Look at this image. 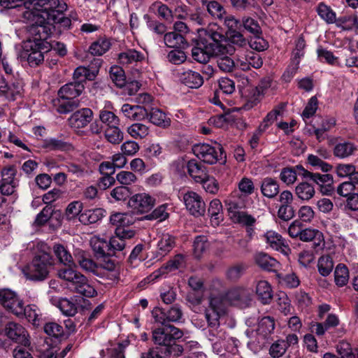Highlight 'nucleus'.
I'll return each mask as SVG.
<instances>
[{"instance_id":"obj_35","label":"nucleus","mask_w":358,"mask_h":358,"mask_svg":"<svg viewBox=\"0 0 358 358\" xmlns=\"http://www.w3.org/2000/svg\"><path fill=\"white\" fill-rule=\"evenodd\" d=\"M164 43L167 47L173 48H184L187 43L182 34L176 31L166 33L164 37Z\"/></svg>"},{"instance_id":"obj_13","label":"nucleus","mask_w":358,"mask_h":358,"mask_svg":"<svg viewBox=\"0 0 358 358\" xmlns=\"http://www.w3.org/2000/svg\"><path fill=\"white\" fill-rule=\"evenodd\" d=\"M152 315L156 322L165 324L166 322H180L183 313L180 306L175 304L166 311L162 308H155L152 310Z\"/></svg>"},{"instance_id":"obj_64","label":"nucleus","mask_w":358,"mask_h":358,"mask_svg":"<svg viewBox=\"0 0 358 358\" xmlns=\"http://www.w3.org/2000/svg\"><path fill=\"white\" fill-rule=\"evenodd\" d=\"M287 348V343L285 341H278L273 343L269 349V353L271 357L278 358L282 356Z\"/></svg>"},{"instance_id":"obj_25","label":"nucleus","mask_w":358,"mask_h":358,"mask_svg":"<svg viewBox=\"0 0 358 358\" xmlns=\"http://www.w3.org/2000/svg\"><path fill=\"white\" fill-rule=\"evenodd\" d=\"M357 150V146L353 143L341 141L335 145L333 152L335 157L345 159L353 155Z\"/></svg>"},{"instance_id":"obj_39","label":"nucleus","mask_w":358,"mask_h":358,"mask_svg":"<svg viewBox=\"0 0 358 358\" xmlns=\"http://www.w3.org/2000/svg\"><path fill=\"white\" fill-rule=\"evenodd\" d=\"M148 116L150 121L159 127L166 128L171 124V119L159 109L152 108Z\"/></svg>"},{"instance_id":"obj_14","label":"nucleus","mask_w":358,"mask_h":358,"mask_svg":"<svg viewBox=\"0 0 358 358\" xmlns=\"http://www.w3.org/2000/svg\"><path fill=\"white\" fill-rule=\"evenodd\" d=\"M187 210L194 217L203 216L206 212V203L202 197L196 192L190 191L183 196Z\"/></svg>"},{"instance_id":"obj_6","label":"nucleus","mask_w":358,"mask_h":358,"mask_svg":"<svg viewBox=\"0 0 358 358\" xmlns=\"http://www.w3.org/2000/svg\"><path fill=\"white\" fill-rule=\"evenodd\" d=\"M163 325V327L157 328L152 331V339L155 344L165 347L182 337L183 332L178 328L166 324Z\"/></svg>"},{"instance_id":"obj_34","label":"nucleus","mask_w":358,"mask_h":358,"mask_svg":"<svg viewBox=\"0 0 358 358\" xmlns=\"http://www.w3.org/2000/svg\"><path fill=\"white\" fill-rule=\"evenodd\" d=\"M256 293L263 304H268L273 297V292L270 284L266 280H259L256 286Z\"/></svg>"},{"instance_id":"obj_50","label":"nucleus","mask_w":358,"mask_h":358,"mask_svg":"<svg viewBox=\"0 0 358 358\" xmlns=\"http://www.w3.org/2000/svg\"><path fill=\"white\" fill-rule=\"evenodd\" d=\"M127 132L134 138H143L149 134V128L141 123L131 124L127 129Z\"/></svg>"},{"instance_id":"obj_23","label":"nucleus","mask_w":358,"mask_h":358,"mask_svg":"<svg viewBox=\"0 0 358 358\" xmlns=\"http://www.w3.org/2000/svg\"><path fill=\"white\" fill-rule=\"evenodd\" d=\"M85 87L83 83L73 82L64 85L58 92L59 98L62 99H72L80 96Z\"/></svg>"},{"instance_id":"obj_42","label":"nucleus","mask_w":358,"mask_h":358,"mask_svg":"<svg viewBox=\"0 0 358 358\" xmlns=\"http://www.w3.org/2000/svg\"><path fill=\"white\" fill-rule=\"evenodd\" d=\"M97 73V70L90 71L85 66H78L76 69L73 73L74 81L79 83H83L85 80H92L95 78Z\"/></svg>"},{"instance_id":"obj_53","label":"nucleus","mask_w":358,"mask_h":358,"mask_svg":"<svg viewBox=\"0 0 358 358\" xmlns=\"http://www.w3.org/2000/svg\"><path fill=\"white\" fill-rule=\"evenodd\" d=\"M110 77L113 83L120 88L126 85V78L124 71L120 67H113L110 71Z\"/></svg>"},{"instance_id":"obj_26","label":"nucleus","mask_w":358,"mask_h":358,"mask_svg":"<svg viewBox=\"0 0 358 358\" xmlns=\"http://www.w3.org/2000/svg\"><path fill=\"white\" fill-rule=\"evenodd\" d=\"M18 317H25L34 326H39L42 321V314L40 309L34 304L22 306V313Z\"/></svg>"},{"instance_id":"obj_45","label":"nucleus","mask_w":358,"mask_h":358,"mask_svg":"<svg viewBox=\"0 0 358 358\" xmlns=\"http://www.w3.org/2000/svg\"><path fill=\"white\" fill-rule=\"evenodd\" d=\"M319 273L322 276L329 275L334 268L333 259L330 255H323L320 257L317 262Z\"/></svg>"},{"instance_id":"obj_28","label":"nucleus","mask_w":358,"mask_h":358,"mask_svg":"<svg viewBox=\"0 0 358 358\" xmlns=\"http://www.w3.org/2000/svg\"><path fill=\"white\" fill-rule=\"evenodd\" d=\"M294 193L300 200L308 201L314 197L315 189L313 185L303 181L297 184L294 189Z\"/></svg>"},{"instance_id":"obj_27","label":"nucleus","mask_w":358,"mask_h":358,"mask_svg":"<svg viewBox=\"0 0 358 358\" xmlns=\"http://www.w3.org/2000/svg\"><path fill=\"white\" fill-rule=\"evenodd\" d=\"M90 245L95 256L98 258L110 255L108 243L103 238L97 236L92 237L90 239Z\"/></svg>"},{"instance_id":"obj_16","label":"nucleus","mask_w":358,"mask_h":358,"mask_svg":"<svg viewBox=\"0 0 358 358\" xmlns=\"http://www.w3.org/2000/svg\"><path fill=\"white\" fill-rule=\"evenodd\" d=\"M93 120V112L90 108H83L74 112L69 118V124L77 132L86 127Z\"/></svg>"},{"instance_id":"obj_32","label":"nucleus","mask_w":358,"mask_h":358,"mask_svg":"<svg viewBox=\"0 0 358 358\" xmlns=\"http://www.w3.org/2000/svg\"><path fill=\"white\" fill-rule=\"evenodd\" d=\"M144 59V55L134 49L127 50L120 53L118 56L119 62L122 65L134 64Z\"/></svg>"},{"instance_id":"obj_62","label":"nucleus","mask_w":358,"mask_h":358,"mask_svg":"<svg viewBox=\"0 0 358 358\" xmlns=\"http://www.w3.org/2000/svg\"><path fill=\"white\" fill-rule=\"evenodd\" d=\"M59 308L63 314L66 316H73L77 313L76 305L67 299L59 301Z\"/></svg>"},{"instance_id":"obj_54","label":"nucleus","mask_w":358,"mask_h":358,"mask_svg":"<svg viewBox=\"0 0 358 358\" xmlns=\"http://www.w3.org/2000/svg\"><path fill=\"white\" fill-rule=\"evenodd\" d=\"M159 351L160 354L164 355L162 358H169L171 356H180L183 351V348L180 345L170 343L165 347H160Z\"/></svg>"},{"instance_id":"obj_37","label":"nucleus","mask_w":358,"mask_h":358,"mask_svg":"<svg viewBox=\"0 0 358 358\" xmlns=\"http://www.w3.org/2000/svg\"><path fill=\"white\" fill-rule=\"evenodd\" d=\"M298 167H303L297 165L293 167L283 168L280 173V180L287 185H293L297 180V175L301 176V171Z\"/></svg>"},{"instance_id":"obj_30","label":"nucleus","mask_w":358,"mask_h":358,"mask_svg":"<svg viewBox=\"0 0 358 358\" xmlns=\"http://www.w3.org/2000/svg\"><path fill=\"white\" fill-rule=\"evenodd\" d=\"M110 223L117 228L125 227L135 222V217L131 213H115L110 217Z\"/></svg>"},{"instance_id":"obj_58","label":"nucleus","mask_w":358,"mask_h":358,"mask_svg":"<svg viewBox=\"0 0 358 358\" xmlns=\"http://www.w3.org/2000/svg\"><path fill=\"white\" fill-rule=\"evenodd\" d=\"M108 245L110 255H112L115 251H123L127 248V241L115 234L110 238Z\"/></svg>"},{"instance_id":"obj_40","label":"nucleus","mask_w":358,"mask_h":358,"mask_svg":"<svg viewBox=\"0 0 358 358\" xmlns=\"http://www.w3.org/2000/svg\"><path fill=\"white\" fill-rule=\"evenodd\" d=\"M261 191L264 196L268 198H273L279 192V185L274 179L266 178L262 181Z\"/></svg>"},{"instance_id":"obj_21","label":"nucleus","mask_w":358,"mask_h":358,"mask_svg":"<svg viewBox=\"0 0 358 358\" xmlns=\"http://www.w3.org/2000/svg\"><path fill=\"white\" fill-rule=\"evenodd\" d=\"M124 116L130 120L139 121L148 117V112L143 106L124 103L121 108Z\"/></svg>"},{"instance_id":"obj_22","label":"nucleus","mask_w":358,"mask_h":358,"mask_svg":"<svg viewBox=\"0 0 358 358\" xmlns=\"http://www.w3.org/2000/svg\"><path fill=\"white\" fill-rule=\"evenodd\" d=\"M179 79L182 83L189 88L197 89L203 83L201 75L192 70H187L179 74Z\"/></svg>"},{"instance_id":"obj_19","label":"nucleus","mask_w":358,"mask_h":358,"mask_svg":"<svg viewBox=\"0 0 358 358\" xmlns=\"http://www.w3.org/2000/svg\"><path fill=\"white\" fill-rule=\"evenodd\" d=\"M299 239L306 242L312 241L316 251L322 250L325 245L323 234L314 229H303Z\"/></svg>"},{"instance_id":"obj_59","label":"nucleus","mask_w":358,"mask_h":358,"mask_svg":"<svg viewBox=\"0 0 358 358\" xmlns=\"http://www.w3.org/2000/svg\"><path fill=\"white\" fill-rule=\"evenodd\" d=\"M131 194V192L127 187L118 186L115 187L110 191V196L115 201H124L128 199Z\"/></svg>"},{"instance_id":"obj_51","label":"nucleus","mask_w":358,"mask_h":358,"mask_svg":"<svg viewBox=\"0 0 358 358\" xmlns=\"http://www.w3.org/2000/svg\"><path fill=\"white\" fill-rule=\"evenodd\" d=\"M99 116L101 122L106 124L108 127L120 125L119 117L111 111L102 109L99 111Z\"/></svg>"},{"instance_id":"obj_60","label":"nucleus","mask_w":358,"mask_h":358,"mask_svg":"<svg viewBox=\"0 0 358 358\" xmlns=\"http://www.w3.org/2000/svg\"><path fill=\"white\" fill-rule=\"evenodd\" d=\"M336 173L341 178L349 177L352 180L356 166L352 164H340L336 166Z\"/></svg>"},{"instance_id":"obj_46","label":"nucleus","mask_w":358,"mask_h":358,"mask_svg":"<svg viewBox=\"0 0 358 358\" xmlns=\"http://www.w3.org/2000/svg\"><path fill=\"white\" fill-rule=\"evenodd\" d=\"M335 282L339 287L345 285L349 280V271L347 266L339 264L334 271Z\"/></svg>"},{"instance_id":"obj_5","label":"nucleus","mask_w":358,"mask_h":358,"mask_svg":"<svg viewBox=\"0 0 358 358\" xmlns=\"http://www.w3.org/2000/svg\"><path fill=\"white\" fill-rule=\"evenodd\" d=\"M192 150L199 159L209 164H213L223 158L222 148L219 144L215 146L208 143L196 144L194 145Z\"/></svg>"},{"instance_id":"obj_2","label":"nucleus","mask_w":358,"mask_h":358,"mask_svg":"<svg viewBox=\"0 0 358 358\" xmlns=\"http://www.w3.org/2000/svg\"><path fill=\"white\" fill-rule=\"evenodd\" d=\"M28 1H26L25 8L28 10L25 13L26 17L31 19L34 21L29 31L33 36L31 41H37L38 43H48L46 40L50 36L55 27L50 22L51 13L50 11L58 12L56 9H37L36 8H29Z\"/></svg>"},{"instance_id":"obj_36","label":"nucleus","mask_w":358,"mask_h":358,"mask_svg":"<svg viewBox=\"0 0 358 358\" xmlns=\"http://www.w3.org/2000/svg\"><path fill=\"white\" fill-rule=\"evenodd\" d=\"M187 169L189 176L193 178L196 182H200L206 178V172L203 166L196 160H189L187 163Z\"/></svg>"},{"instance_id":"obj_7","label":"nucleus","mask_w":358,"mask_h":358,"mask_svg":"<svg viewBox=\"0 0 358 358\" xmlns=\"http://www.w3.org/2000/svg\"><path fill=\"white\" fill-rule=\"evenodd\" d=\"M49 43H38L29 40L24 45V57H27L30 66H36L43 59V52L50 49Z\"/></svg>"},{"instance_id":"obj_9","label":"nucleus","mask_w":358,"mask_h":358,"mask_svg":"<svg viewBox=\"0 0 358 358\" xmlns=\"http://www.w3.org/2000/svg\"><path fill=\"white\" fill-rule=\"evenodd\" d=\"M22 82L13 78H0V96H3L8 100H15L22 96Z\"/></svg>"},{"instance_id":"obj_8","label":"nucleus","mask_w":358,"mask_h":358,"mask_svg":"<svg viewBox=\"0 0 358 358\" xmlns=\"http://www.w3.org/2000/svg\"><path fill=\"white\" fill-rule=\"evenodd\" d=\"M0 304L16 316L22 313L23 300L10 289H0Z\"/></svg>"},{"instance_id":"obj_20","label":"nucleus","mask_w":358,"mask_h":358,"mask_svg":"<svg viewBox=\"0 0 358 358\" xmlns=\"http://www.w3.org/2000/svg\"><path fill=\"white\" fill-rule=\"evenodd\" d=\"M29 8L37 9H56L59 13L67 10V4L64 0H29Z\"/></svg>"},{"instance_id":"obj_10","label":"nucleus","mask_w":358,"mask_h":358,"mask_svg":"<svg viewBox=\"0 0 358 358\" xmlns=\"http://www.w3.org/2000/svg\"><path fill=\"white\" fill-rule=\"evenodd\" d=\"M301 171V176L310 179L319 186L320 191L324 195H330L334 191L332 187L333 177L331 175L312 173L306 170L303 167H298Z\"/></svg>"},{"instance_id":"obj_52","label":"nucleus","mask_w":358,"mask_h":358,"mask_svg":"<svg viewBox=\"0 0 358 358\" xmlns=\"http://www.w3.org/2000/svg\"><path fill=\"white\" fill-rule=\"evenodd\" d=\"M79 106V101L75 99H58L57 111L59 113H67L73 111Z\"/></svg>"},{"instance_id":"obj_41","label":"nucleus","mask_w":358,"mask_h":358,"mask_svg":"<svg viewBox=\"0 0 358 358\" xmlns=\"http://www.w3.org/2000/svg\"><path fill=\"white\" fill-rule=\"evenodd\" d=\"M110 46L111 43L108 39L100 38L91 44L89 52L92 55L101 56L106 52Z\"/></svg>"},{"instance_id":"obj_57","label":"nucleus","mask_w":358,"mask_h":358,"mask_svg":"<svg viewBox=\"0 0 358 358\" xmlns=\"http://www.w3.org/2000/svg\"><path fill=\"white\" fill-rule=\"evenodd\" d=\"M106 138L113 144H119L123 140V133L119 128V126L108 127L106 131Z\"/></svg>"},{"instance_id":"obj_43","label":"nucleus","mask_w":358,"mask_h":358,"mask_svg":"<svg viewBox=\"0 0 358 358\" xmlns=\"http://www.w3.org/2000/svg\"><path fill=\"white\" fill-rule=\"evenodd\" d=\"M53 252L58 260L64 264L71 266L73 264V259L70 252L62 244H55L53 246Z\"/></svg>"},{"instance_id":"obj_56","label":"nucleus","mask_w":358,"mask_h":358,"mask_svg":"<svg viewBox=\"0 0 358 358\" xmlns=\"http://www.w3.org/2000/svg\"><path fill=\"white\" fill-rule=\"evenodd\" d=\"M274 329V320L271 317H263L259 323L258 331L264 336L271 334Z\"/></svg>"},{"instance_id":"obj_11","label":"nucleus","mask_w":358,"mask_h":358,"mask_svg":"<svg viewBox=\"0 0 358 358\" xmlns=\"http://www.w3.org/2000/svg\"><path fill=\"white\" fill-rule=\"evenodd\" d=\"M225 313V305L220 296L210 297L209 307L206 310V318L209 327H218L220 317Z\"/></svg>"},{"instance_id":"obj_18","label":"nucleus","mask_w":358,"mask_h":358,"mask_svg":"<svg viewBox=\"0 0 358 358\" xmlns=\"http://www.w3.org/2000/svg\"><path fill=\"white\" fill-rule=\"evenodd\" d=\"M206 336L211 344L212 349L217 354L222 352L226 343V333L218 327H210Z\"/></svg>"},{"instance_id":"obj_47","label":"nucleus","mask_w":358,"mask_h":358,"mask_svg":"<svg viewBox=\"0 0 358 358\" xmlns=\"http://www.w3.org/2000/svg\"><path fill=\"white\" fill-rule=\"evenodd\" d=\"M319 16L328 24L336 22V13L333 10L324 3H320L317 7Z\"/></svg>"},{"instance_id":"obj_38","label":"nucleus","mask_w":358,"mask_h":358,"mask_svg":"<svg viewBox=\"0 0 358 358\" xmlns=\"http://www.w3.org/2000/svg\"><path fill=\"white\" fill-rule=\"evenodd\" d=\"M74 256L76 261L83 270L87 272H94L96 271V263L90 259L84 251L76 250Z\"/></svg>"},{"instance_id":"obj_4","label":"nucleus","mask_w":358,"mask_h":358,"mask_svg":"<svg viewBox=\"0 0 358 358\" xmlns=\"http://www.w3.org/2000/svg\"><path fill=\"white\" fill-rule=\"evenodd\" d=\"M58 276L68 282L69 289L76 293L86 297H93L97 294L94 287L89 283L87 278L73 269L71 266L59 269Z\"/></svg>"},{"instance_id":"obj_49","label":"nucleus","mask_w":358,"mask_h":358,"mask_svg":"<svg viewBox=\"0 0 358 358\" xmlns=\"http://www.w3.org/2000/svg\"><path fill=\"white\" fill-rule=\"evenodd\" d=\"M43 147L51 150H71L73 147L71 144L56 138H50L44 142Z\"/></svg>"},{"instance_id":"obj_31","label":"nucleus","mask_w":358,"mask_h":358,"mask_svg":"<svg viewBox=\"0 0 358 358\" xmlns=\"http://www.w3.org/2000/svg\"><path fill=\"white\" fill-rule=\"evenodd\" d=\"M105 213L103 208L88 210L79 215V221L83 224L96 223L105 216Z\"/></svg>"},{"instance_id":"obj_1","label":"nucleus","mask_w":358,"mask_h":358,"mask_svg":"<svg viewBox=\"0 0 358 358\" xmlns=\"http://www.w3.org/2000/svg\"><path fill=\"white\" fill-rule=\"evenodd\" d=\"M199 38L192 49V58L202 64H206L213 56H217V64L220 70L231 72L236 66L235 62L227 55H232L235 48L226 40L218 27L198 29Z\"/></svg>"},{"instance_id":"obj_24","label":"nucleus","mask_w":358,"mask_h":358,"mask_svg":"<svg viewBox=\"0 0 358 358\" xmlns=\"http://www.w3.org/2000/svg\"><path fill=\"white\" fill-rule=\"evenodd\" d=\"M264 238L271 248L287 254L289 248L280 234L273 231H268L264 235Z\"/></svg>"},{"instance_id":"obj_3","label":"nucleus","mask_w":358,"mask_h":358,"mask_svg":"<svg viewBox=\"0 0 358 358\" xmlns=\"http://www.w3.org/2000/svg\"><path fill=\"white\" fill-rule=\"evenodd\" d=\"M38 252L31 263L22 269L24 275L30 280L43 281L48 277L53 266V259L48 245L43 243L37 245Z\"/></svg>"},{"instance_id":"obj_63","label":"nucleus","mask_w":358,"mask_h":358,"mask_svg":"<svg viewBox=\"0 0 358 358\" xmlns=\"http://www.w3.org/2000/svg\"><path fill=\"white\" fill-rule=\"evenodd\" d=\"M308 162L311 166L320 169L324 172H328L332 168L331 165L324 162L322 159L317 155H309Z\"/></svg>"},{"instance_id":"obj_29","label":"nucleus","mask_w":358,"mask_h":358,"mask_svg":"<svg viewBox=\"0 0 358 358\" xmlns=\"http://www.w3.org/2000/svg\"><path fill=\"white\" fill-rule=\"evenodd\" d=\"M176 245L175 236L168 234H162L157 244V252L159 255H166Z\"/></svg>"},{"instance_id":"obj_33","label":"nucleus","mask_w":358,"mask_h":358,"mask_svg":"<svg viewBox=\"0 0 358 358\" xmlns=\"http://www.w3.org/2000/svg\"><path fill=\"white\" fill-rule=\"evenodd\" d=\"M255 260L256 264L264 270L275 271L279 267V262L266 253L257 254Z\"/></svg>"},{"instance_id":"obj_61","label":"nucleus","mask_w":358,"mask_h":358,"mask_svg":"<svg viewBox=\"0 0 358 358\" xmlns=\"http://www.w3.org/2000/svg\"><path fill=\"white\" fill-rule=\"evenodd\" d=\"M117 180L122 185V186L131 185L137 180V178L134 173L131 171H122L116 175Z\"/></svg>"},{"instance_id":"obj_17","label":"nucleus","mask_w":358,"mask_h":358,"mask_svg":"<svg viewBox=\"0 0 358 358\" xmlns=\"http://www.w3.org/2000/svg\"><path fill=\"white\" fill-rule=\"evenodd\" d=\"M16 170L13 166L3 169L1 171V182L0 191L3 195H11L15 193L18 186V181L15 178Z\"/></svg>"},{"instance_id":"obj_12","label":"nucleus","mask_w":358,"mask_h":358,"mask_svg":"<svg viewBox=\"0 0 358 358\" xmlns=\"http://www.w3.org/2000/svg\"><path fill=\"white\" fill-rule=\"evenodd\" d=\"M155 204V199L147 193H138L131 197L127 205L139 214L149 212Z\"/></svg>"},{"instance_id":"obj_44","label":"nucleus","mask_w":358,"mask_h":358,"mask_svg":"<svg viewBox=\"0 0 358 358\" xmlns=\"http://www.w3.org/2000/svg\"><path fill=\"white\" fill-rule=\"evenodd\" d=\"M150 10L166 21H171L172 20L173 15L171 9L160 1L153 3L150 6Z\"/></svg>"},{"instance_id":"obj_48","label":"nucleus","mask_w":358,"mask_h":358,"mask_svg":"<svg viewBox=\"0 0 358 358\" xmlns=\"http://www.w3.org/2000/svg\"><path fill=\"white\" fill-rule=\"evenodd\" d=\"M227 298L232 302L241 301L245 303L250 300V292L243 288H236L228 292Z\"/></svg>"},{"instance_id":"obj_55","label":"nucleus","mask_w":358,"mask_h":358,"mask_svg":"<svg viewBox=\"0 0 358 358\" xmlns=\"http://www.w3.org/2000/svg\"><path fill=\"white\" fill-rule=\"evenodd\" d=\"M169 215L167 205L162 204L156 208L151 213L145 215V219L148 220H158L162 222L167 219Z\"/></svg>"},{"instance_id":"obj_15","label":"nucleus","mask_w":358,"mask_h":358,"mask_svg":"<svg viewBox=\"0 0 358 358\" xmlns=\"http://www.w3.org/2000/svg\"><path fill=\"white\" fill-rule=\"evenodd\" d=\"M5 333L10 340L24 347L30 345L28 332L20 324L15 322L8 323L5 328Z\"/></svg>"}]
</instances>
